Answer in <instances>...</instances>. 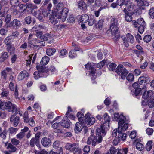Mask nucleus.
I'll list each match as a JSON object with an SVG mask.
<instances>
[{"instance_id": "obj_1", "label": "nucleus", "mask_w": 154, "mask_h": 154, "mask_svg": "<svg viewBox=\"0 0 154 154\" xmlns=\"http://www.w3.org/2000/svg\"><path fill=\"white\" fill-rule=\"evenodd\" d=\"M102 131L99 133L96 130V136H94L92 134L88 138L87 141V144L88 145L91 144L92 146L101 143L103 140Z\"/></svg>"}, {"instance_id": "obj_2", "label": "nucleus", "mask_w": 154, "mask_h": 154, "mask_svg": "<svg viewBox=\"0 0 154 154\" xmlns=\"http://www.w3.org/2000/svg\"><path fill=\"white\" fill-rule=\"evenodd\" d=\"M103 116L104 120V123L101 125L100 128H97V131L99 133L102 131L103 136H105L106 133V129H107L109 128V122L110 121V119L106 113H105Z\"/></svg>"}, {"instance_id": "obj_3", "label": "nucleus", "mask_w": 154, "mask_h": 154, "mask_svg": "<svg viewBox=\"0 0 154 154\" xmlns=\"http://www.w3.org/2000/svg\"><path fill=\"white\" fill-rule=\"evenodd\" d=\"M128 124L125 123L123 126L118 127V137L119 140H125L126 137V133H123L122 132L125 131L128 128Z\"/></svg>"}, {"instance_id": "obj_4", "label": "nucleus", "mask_w": 154, "mask_h": 154, "mask_svg": "<svg viewBox=\"0 0 154 154\" xmlns=\"http://www.w3.org/2000/svg\"><path fill=\"white\" fill-rule=\"evenodd\" d=\"M116 72L119 75L121 78L125 79L129 72L124 67V66L121 64L119 65L116 69Z\"/></svg>"}, {"instance_id": "obj_5", "label": "nucleus", "mask_w": 154, "mask_h": 154, "mask_svg": "<svg viewBox=\"0 0 154 154\" xmlns=\"http://www.w3.org/2000/svg\"><path fill=\"white\" fill-rule=\"evenodd\" d=\"M68 12V9L66 8H64L61 11H59V13L56 14L55 17L58 19H60L62 21H64L67 18Z\"/></svg>"}, {"instance_id": "obj_6", "label": "nucleus", "mask_w": 154, "mask_h": 154, "mask_svg": "<svg viewBox=\"0 0 154 154\" xmlns=\"http://www.w3.org/2000/svg\"><path fill=\"white\" fill-rule=\"evenodd\" d=\"M110 28L111 30V34L114 36L116 41H117L120 37L118 25H110Z\"/></svg>"}, {"instance_id": "obj_7", "label": "nucleus", "mask_w": 154, "mask_h": 154, "mask_svg": "<svg viewBox=\"0 0 154 154\" xmlns=\"http://www.w3.org/2000/svg\"><path fill=\"white\" fill-rule=\"evenodd\" d=\"M36 68L39 72L40 73L41 77H46L49 75V69L48 67L45 66L37 65Z\"/></svg>"}, {"instance_id": "obj_8", "label": "nucleus", "mask_w": 154, "mask_h": 154, "mask_svg": "<svg viewBox=\"0 0 154 154\" xmlns=\"http://www.w3.org/2000/svg\"><path fill=\"white\" fill-rule=\"evenodd\" d=\"M114 118L116 119H119L118 122V127L123 126L125 124V121L126 119L125 117L122 114L119 115V113H115Z\"/></svg>"}, {"instance_id": "obj_9", "label": "nucleus", "mask_w": 154, "mask_h": 154, "mask_svg": "<svg viewBox=\"0 0 154 154\" xmlns=\"http://www.w3.org/2000/svg\"><path fill=\"white\" fill-rule=\"evenodd\" d=\"M136 2L139 8L142 10H144L145 8V6H149L148 2L145 0H134Z\"/></svg>"}, {"instance_id": "obj_10", "label": "nucleus", "mask_w": 154, "mask_h": 154, "mask_svg": "<svg viewBox=\"0 0 154 154\" xmlns=\"http://www.w3.org/2000/svg\"><path fill=\"white\" fill-rule=\"evenodd\" d=\"M153 94V92L151 90H149L148 91H145L143 95V98L144 99V102L147 103L149 100L151 98H152L153 97L152 96Z\"/></svg>"}, {"instance_id": "obj_11", "label": "nucleus", "mask_w": 154, "mask_h": 154, "mask_svg": "<svg viewBox=\"0 0 154 154\" xmlns=\"http://www.w3.org/2000/svg\"><path fill=\"white\" fill-rule=\"evenodd\" d=\"M84 121L87 125H91L94 123L95 119L93 117H90L89 114H87L85 115Z\"/></svg>"}, {"instance_id": "obj_12", "label": "nucleus", "mask_w": 154, "mask_h": 154, "mask_svg": "<svg viewBox=\"0 0 154 154\" xmlns=\"http://www.w3.org/2000/svg\"><path fill=\"white\" fill-rule=\"evenodd\" d=\"M10 122L12 124L14 127H16L18 125L20 122V117L18 116H15L13 115L10 118Z\"/></svg>"}, {"instance_id": "obj_13", "label": "nucleus", "mask_w": 154, "mask_h": 154, "mask_svg": "<svg viewBox=\"0 0 154 154\" xmlns=\"http://www.w3.org/2000/svg\"><path fill=\"white\" fill-rule=\"evenodd\" d=\"M42 145L45 147H49L51 144V139L47 137L42 138L41 141Z\"/></svg>"}, {"instance_id": "obj_14", "label": "nucleus", "mask_w": 154, "mask_h": 154, "mask_svg": "<svg viewBox=\"0 0 154 154\" xmlns=\"http://www.w3.org/2000/svg\"><path fill=\"white\" fill-rule=\"evenodd\" d=\"M71 122L67 118V116L64 117L62 121V122L61 123V126H63V127L68 128L70 127V123Z\"/></svg>"}, {"instance_id": "obj_15", "label": "nucleus", "mask_w": 154, "mask_h": 154, "mask_svg": "<svg viewBox=\"0 0 154 154\" xmlns=\"http://www.w3.org/2000/svg\"><path fill=\"white\" fill-rule=\"evenodd\" d=\"M22 24L20 21L17 19H14L12 21H11V24L10 26V28L13 27L14 28H15L16 29L19 28Z\"/></svg>"}, {"instance_id": "obj_16", "label": "nucleus", "mask_w": 154, "mask_h": 154, "mask_svg": "<svg viewBox=\"0 0 154 154\" xmlns=\"http://www.w3.org/2000/svg\"><path fill=\"white\" fill-rule=\"evenodd\" d=\"M78 144V143H75L72 144L68 143L66 144L65 147L69 151L72 152Z\"/></svg>"}, {"instance_id": "obj_17", "label": "nucleus", "mask_w": 154, "mask_h": 154, "mask_svg": "<svg viewBox=\"0 0 154 154\" xmlns=\"http://www.w3.org/2000/svg\"><path fill=\"white\" fill-rule=\"evenodd\" d=\"M49 19L51 23L54 25L56 24L58 22L57 18L55 16V13L52 10L51 11V14L49 15Z\"/></svg>"}, {"instance_id": "obj_18", "label": "nucleus", "mask_w": 154, "mask_h": 154, "mask_svg": "<svg viewBox=\"0 0 154 154\" xmlns=\"http://www.w3.org/2000/svg\"><path fill=\"white\" fill-rule=\"evenodd\" d=\"M63 7V5L62 2H60L58 3L54 7V8L55 9L54 11V13H55V16L56 14H57L59 13V11H60L62 10V8Z\"/></svg>"}, {"instance_id": "obj_19", "label": "nucleus", "mask_w": 154, "mask_h": 154, "mask_svg": "<svg viewBox=\"0 0 154 154\" xmlns=\"http://www.w3.org/2000/svg\"><path fill=\"white\" fill-rule=\"evenodd\" d=\"M78 18L79 21L80 20L81 22L83 23L87 22L89 19V17L86 14H83L81 16H78L77 17V18Z\"/></svg>"}, {"instance_id": "obj_20", "label": "nucleus", "mask_w": 154, "mask_h": 154, "mask_svg": "<svg viewBox=\"0 0 154 154\" xmlns=\"http://www.w3.org/2000/svg\"><path fill=\"white\" fill-rule=\"evenodd\" d=\"M5 27L7 28H10L11 24V15L8 14L5 16Z\"/></svg>"}, {"instance_id": "obj_21", "label": "nucleus", "mask_w": 154, "mask_h": 154, "mask_svg": "<svg viewBox=\"0 0 154 154\" xmlns=\"http://www.w3.org/2000/svg\"><path fill=\"white\" fill-rule=\"evenodd\" d=\"M83 127L82 124L79 122H77L75 125L74 131L75 133H79L82 130Z\"/></svg>"}, {"instance_id": "obj_22", "label": "nucleus", "mask_w": 154, "mask_h": 154, "mask_svg": "<svg viewBox=\"0 0 154 154\" xmlns=\"http://www.w3.org/2000/svg\"><path fill=\"white\" fill-rule=\"evenodd\" d=\"M28 76L29 74L25 70H23L19 74L18 77V79L19 80H21L24 78L27 77Z\"/></svg>"}, {"instance_id": "obj_23", "label": "nucleus", "mask_w": 154, "mask_h": 154, "mask_svg": "<svg viewBox=\"0 0 154 154\" xmlns=\"http://www.w3.org/2000/svg\"><path fill=\"white\" fill-rule=\"evenodd\" d=\"M7 130L4 128L3 130L2 128L0 127V137L3 139L5 140L6 138V135L7 134Z\"/></svg>"}, {"instance_id": "obj_24", "label": "nucleus", "mask_w": 154, "mask_h": 154, "mask_svg": "<svg viewBox=\"0 0 154 154\" xmlns=\"http://www.w3.org/2000/svg\"><path fill=\"white\" fill-rule=\"evenodd\" d=\"M7 149L8 150L9 152H14L16 151L17 148L11 143H8L7 147Z\"/></svg>"}, {"instance_id": "obj_25", "label": "nucleus", "mask_w": 154, "mask_h": 154, "mask_svg": "<svg viewBox=\"0 0 154 154\" xmlns=\"http://www.w3.org/2000/svg\"><path fill=\"white\" fill-rule=\"evenodd\" d=\"M34 16L38 19L39 21L41 22H43L44 20L42 16L41 12L40 10H38L34 12Z\"/></svg>"}, {"instance_id": "obj_26", "label": "nucleus", "mask_w": 154, "mask_h": 154, "mask_svg": "<svg viewBox=\"0 0 154 154\" xmlns=\"http://www.w3.org/2000/svg\"><path fill=\"white\" fill-rule=\"evenodd\" d=\"M123 11L124 12L125 14V19L126 21L127 22H130L132 21V15L133 14H130L128 13L126 9H124Z\"/></svg>"}, {"instance_id": "obj_27", "label": "nucleus", "mask_w": 154, "mask_h": 154, "mask_svg": "<svg viewBox=\"0 0 154 154\" xmlns=\"http://www.w3.org/2000/svg\"><path fill=\"white\" fill-rule=\"evenodd\" d=\"M78 7L79 8L85 10L87 9V6L86 4L83 0H81L79 2Z\"/></svg>"}, {"instance_id": "obj_28", "label": "nucleus", "mask_w": 154, "mask_h": 154, "mask_svg": "<svg viewBox=\"0 0 154 154\" xmlns=\"http://www.w3.org/2000/svg\"><path fill=\"white\" fill-rule=\"evenodd\" d=\"M49 57L47 56L43 57L41 61V64L42 65H46L49 62Z\"/></svg>"}, {"instance_id": "obj_29", "label": "nucleus", "mask_w": 154, "mask_h": 154, "mask_svg": "<svg viewBox=\"0 0 154 154\" xmlns=\"http://www.w3.org/2000/svg\"><path fill=\"white\" fill-rule=\"evenodd\" d=\"M37 37L41 39L44 40H46V38L45 37V35L43 34V33L41 31L37 32L35 34Z\"/></svg>"}, {"instance_id": "obj_30", "label": "nucleus", "mask_w": 154, "mask_h": 154, "mask_svg": "<svg viewBox=\"0 0 154 154\" xmlns=\"http://www.w3.org/2000/svg\"><path fill=\"white\" fill-rule=\"evenodd\" d=\"M10 4L14 8H15L19 5V0H10Z\"/></svg>"}, {"instance_id": "obj_31", "label": "nucleus", "mask_w": 154, "mask_h": 154, "mask_svg": "<svg viewBox=\"0 0 154 154\" xmlns=\"http://www.w3.org/2000/svg\"><path fill=\"white\" fill-rule=\"evenodd\" d=\"M74 154H81L82 152L78 144L72 152Z\"/></svg>"}, {"instance_id": "obj_32", "label": "nucleus", "mask_w": 154, "mask_h": 154, "mask_svg": "<svg viewBox=\"0 0 154 154\" xmlns=\"http://www.w3.org/2000/svg\"><path fill=\"white\" fill-rule=\"evenodd\" d=\"M132 87L134 89H137L138 88H141L142 91L144 89L146 88V86H144L143 87H142V86H140L137 82H134L133 84Z\"/></svg>"}, {"instance_id": "obj_33", "label": "nucleus", "mask_w": 154, "mask_h": 154, "mask_svg": "<svg viewBox=\"0 0 154 154\" xmlns=\"http://www.w3.org/2000/svg\"><path fill=\"white\" fill-rule=\"evenodd\" d=\"M56 52V50L54 48H49L47 49L46 51V54L49 56L53 55Z\"/></svg>"}, {"instance_id": "obj_34", "label": "nucleus", "mask_w": 154, "mask_h": 154, "mask_svg": "<svg viewBox=\"0 0 154 154\" xmlns=\"http://www.w3.org/2000/svg\"><path fill=\"white\" fill-rule=\"evenodd\" d=\"M108 7L107 6V3H105V4L104 8L102 7H101L97 11H95L94 14L95 15L96 17H97L99 16L100 11L103 8H108Z\"/></svg>"}, {"instance_id": "obj_35", "label": "nucleus", "mask_w": 154, "mask_h": 154, "mask_svg": "<svg viewBox=\"0 0 154 154\" xmlns=\"http://www.w3.org/2000/svg\"><path fill=\"white\" fill-rule=\"evenodd\" d=\"M24 122H25L28 123L29 122L30 118H29V114L28 112L26 111L24 114L23 116Z\"/></svg>"}, {"instance_id": "obj_36", "label": "nucleus", "mask_w": 154, "mask_h": 154, "mask_svg": "<svg viewBox=\"0 0 154 154\" xmlns=\"http://www.w3.org/2000/svg\"><path fill=\"white\" fill-rule=\"evenodd\" d=\"M27 8L31 9L33 10L37 8H38L37 5L35 4H34L32 3H28L26 4Z\"/></svg>"}, {"instance_id": "obj_37", "label": "nucleus", "mask_w": 154, "mask_h": 154, "mask_svg": "<svg viewBox=\"0 0 154 154\" xmlns=\"http://www.w3.org/2000/svg\"><path fill=\"white\" fill-rule=\"evenodd\" d=\"M32 21V17L30 16L26 17L24 19V23L27 25H30Z\"/></svg>"}, {"instance_id": "obj_38", "label": "nucleus", "mask_w": 154, "mask_h": 154, "mask_svg": "<svg viewBox=\"0 0 154 154\" xmlns=\"http://www.w3.org/2000/svg\"><path fill=\"white\" fill-rule=\"evenodd\" d=\"M8 57V54L6 52H3L2 53L1 57L2 60H1V62L4 61L5 60L7 59Z\"/></svg>"}, {"instance_id": "obj_39", "label": "nucleus", "mask_w": 154, "mask_h": 154, "mask_svg": "<svg viewBox=\"0 0 154 154\" xmlns=\"http://www.w3.org/2000/svg\"><path fill=\"white\" fill-rule=\"evenodd\" d=\"M7 51L10 53H12L15 51V48L13 45H7Z\"/></svg>"}, {"instance_id": "obj_40", "label": "nucleus", "mask_w": 154, "mask_h": 154, "mask_svg": "<svg viewBox=\"0 0 154 154\" xmlns=\"http://www.w3.org/2000/svg\"><path fill=\"white\" fill-rule=\"evenodd\" d=\"M148 102V105L150 108L154 107V97L151 98Z\"/></svg>"}, {"instance_id": "obj_41", "label": "nucleus", "mask_w": 154, "mask_h": 154, "mask_svg": "<svg viewBox=\"0 0 154 154\" xmlns=\"http://www.w3.org/2000/svg\"><path fill=\"white\" fill-rule=\"evenodd\" d=\"M127 41L131 43H132L134 42V38L132 35L128 33L127 35Z\"/></svg>"}, {"instance_id": "obj_42", "label": "nucleus", "mask_w": 154, "mask_h": 154, "mask_svg": "<svg viewBox=\"0 0 154 154\" xmlns=\"http://www.w3.org/2000/svg\"><path fill=\"white\" fill-rule=\"evenodd\" d=\"M152 141H151L148 142L146 147V149L147 151H149L152 149Z\"/></svg>"}, {"instance_id": "obj_43", "label": "nucleus", "mask_w": 154, "mask_h": 154, "mask_svg": "<svg viewBox=\"0 0 154 154\" xmlns=\"http://www.w3.org/2000/svg\"><path fill=\"white\" fill-rule=\"evenodd\" d=\"M136 147L137 150L139 151H141L144 148L143 145L141 143H137L136 145Z\"/></svg>"}, {"instance_id": "obj_44", "label": "nucleus", "mask_w": 154, "mask_h": 154, "mask_svg": "<svg viewBox=\"0 0 154 154\" xmlns=\"http://www.w3.org/2000/svg\"><path fill=\"white\" fill-rule=\"evenodd\" d=\"M124 9H126V11L128 13L131 14H133L134 13L133 12L134 10L133 7L131 5L128 6V8H125Z\"/></svg>"}, {"instance_id": "obj_45", "label": "nucleus", "mask_w": 154, "mask_h": 154, "mask_svg": "<svg viewBox=\"0 0 154 154\" xmlns=\"http://www.w3.org/2000/svg\"><path fill=\"white\" fill-rule=\"evenodd\" d=\"M50 14V11L47 10L46 9H43L42 11V14L44 17H49Z\"/></svg>"}, {"instance_id": "obj_46", "label": "nucleus", "mask_w": 154, "mask_h": 154, "mask_svg": "<svg viewBox=\"0 0 154 154\" xmlns=\"http://www.w3.org/2000/svg\"><path fill=\"white\" fill-rule=\"evenodd\" d=\"M103 20H100L98 22L97 24L96 25V27L99 29H101L103 26Z\"/></svg>"}, {"instance_id": "obj_47", "label": "nucleus", "mask_w": 154, "mask_h": 154, "mask_svg": "<svg viewBox=\"0 0 154 154\" xmlns=\"http://www.w3.org/2000/svg\"><path fill=\"white\" fill-rule=\"evenodd\" d=\"M18 128H14L13 127H11L8 129L9 133L11 134L16 133L18 131Z\"/></svg>"}, {"instance_id": "obj_48", "label": "nucleus", "mask_w": 154, "mask_h": 154, "mask_svg": "<svg viewBox=\"0 0 154 154\" xmlns=\"http://www.w3.org/2000/svg\"><path fill=\"white\" fill-rule=\"evenodd\" d=\"M12 38L10 36L7 37L5 39L4 42L7 45H10Z\"/></svg>"}, {"instance_id": "obj_49", "label": "nucleus", "mask_w": 154, "mask_h": 154, "mask_svg": "<svg viewBox=\"0 0 154 154\" xmlns=\"http://www.w3.org/2000/svg\"><path fill=\"white\" fill-rule=\"evenodd\" d=\"M137 23L140 25H146V23L143 18H140L137 20Z\"/></svg>"}, {"instance_id": "obj_50", "label": "nucleus", "mask_w": 154, "mask_h": 154, "mask_svg": "<svg viewBox=\"0 0 154 154\" xmlns=\"http://www.w3.org/2000/svg\"><path fill=\"white\" fill-rule=\"evenodd\" d=\"M150 17L152 19H154V7H152L149 10V12Z\"/></svg>"}, {"instance_id": "obj_51", "label": "nucleus", "mask_w": 154, "mask_h": 154, "mask_svg": "<svg viewBox=\"0 0 154 154\" xmlns=\"http://www.w3.org/2000/svg\"><path fill=\"white\" fill-rule=\"evenodd\" d=\"M128 148H125L122 149H120L118 151L117 154H127Z\"/></svg>"}, {"instance_id": "obj_52", "label": "nucleus", "mask_w": 154, "mask_h": 154, "mask_svg": "<svg viewBox=\"0 0 154 154\" xmlns=\"http://www.w3.org/2000/svg\"><path fill=\"white\" fill-rule=\"evenodd\" d=\"M152 37L150 35H147L144 37L143 40L146 43L149 42L151 40Z\"/></svg>"}, {"instance_id": "obj_53", "label": "nucleus", "mask_w": 154, "mask_h": 154, "mask_svg": "<svg viewBox=\"0 0 154 154\" xmlns=\"http://www.w3.org/2000/svg\"><path fill=\"white\" fill-rule=\"evenodd\" d=\"M111 23L110 25H118V23L117 19L114 18H112L111 20Z\"/></svg>"}, {"instance_id": "obj_54", "label": "nucleus", "mask_w": 154, "mask_h": 154, "mask_svg": "<svg viewBox=\"0 0 154 154\" xmlns=\"http://www.w3.org/2000/svg\"><path fill=\"white\" fill-rule=\"evenodd\" d=\"M116 65L114 63H112L109 64L108 66L109 70L110 71H113L115 69Z\"/></svg>"}, {"instance_id": "obj_55", "label": "nucleus", "mask_w": 154, "mask_h": 154, "mask_svg": "<svg viewBox=\"0 0 154 154\" xmlns=\"http://www.w3.org/2000/svg\"><path fill=\"white\" fill-rule=\"evenodd\" d=\"M106 62V60H104L97 64V67L100 69L103 67Z\"/></svg>"}, {"instance_id": "obj_56", "label": "nucleus", "mask_w": 154, "mask_h": 154, "mask_svg": "<svg viewBox=\"0 0 154 154\" xmlns=\"http://www.w3.org/2000/svg\"><path fill=\"white\" fill-rule=\"evenodd\" d=\"M77 56V54L74 50H71L69 53V56L71 58H74Z\"/></svg>"}, {"instance_id": "obj_57", "label": "nucleus", "mask_w": 154, "mask_h": 154, "mask_svg": "<svg viewBox=\"0 0 154 154\" xmlns=\"http://www.w3.org/2000/svg\"><path fill=\"white\" fill-rule=\"evenodd\" d=\"M126 79L129 81H132L134 79V75L132 73H129L126 77Z\"/></svg>"}, {"instance_id": "obj_58", "label": "nucleus", "mask_w": 154, "mask_h": 154, "mask_svg": "<svg viewBox=\"0 0 154 154\" xmlns=\"http://www.w3.org/2000/svg\"><path fill=\"white\" fill-rule=\"evenodd\" d=\"M11 142L12 144L14 145L17 146L20 143V141L16 138H13L11 139Z\"/></svg>"}, {"instance_id": "obj_59", "label": "nucleus", "mask_w": 154, "mask_h": 154, "mask_svg": "<svg viewBox=\"0 0 154 154\" xmlns=\"http://www.w3.org/2000/svg\"><path fill=\"white\" fill-rule=\"evenodd\" d=\"M146 25H140L138 28V31L140 33H142L144 31Z\"/></svg>"}, {"instance_id": "obj_60", "label": "nucleus", "mask_w": 154, "mask_h": 154, "mask_svg": "<svg viewBox=\"0 0 154 154\" xmlns=\"http://www.w3.org/2000/svg\"><path fill=\"white\" fill-rule=\"evenodd\" d=\"M61 126V124L60 123H55L52 125V127L55 129L60 128Z\"/></svg>"}, {"instance_id": "obj_61", "label": "nucleus", "mask_w": 154, "mask_h": 154, "mask_svg": "<svg viewBox=\"0 0 154 154\" xmlns=\"http://www.w3.org/2000/svg\"><path fill=\"white\" fill-rule=\"evenodd\" d=\"M19 8L20 10L24 11L27 9L26 5L21 4L19 5Z\"/></svg>"}, {"instance_id": "obj_62", "label": "nucleus", "mask_w": 154, "mask_h": 154, "mask_svg": "<svg viewBox=\"0 0 154 154\" xmlns=\"http://www.w3.org/2000/svg\"><path fill=\"white\" fill-rule=\"evenodd\" d=\"M25 136V134L23 132H20L16 136L17 138L19 139H21Z\"/></svg>"}, {"instance_id": "obj_63", "label": "nucleus", "mask_w": 154, "mask_h": 154, "mask_svg": "<svg viewBox=\"0 0 154 154\" xmlns=\"http://www.w3.org/2000/svg\"><path fill=\"white\" fill-rule=\"evenodd\" d=\"M95 22L96 21L94 18H90V19H89L88 22V25L89 26H92L94 24Z\"/></svg>"}, {"instance_id": "obj_64", "label": "nucleus", "mask_w": 154, "mask_h": 154, "mask_svg": "<svg viewBox=\"0 0 154 154\" xmlns=\"http://www.w3.org/2000/svg\"><path fill=\"white\" fill-rule=\"evenodd\" d=\"M117 150V149L115 147H112L110 149V153L111 154H116Z\"/></svg>"}]
</instances>
